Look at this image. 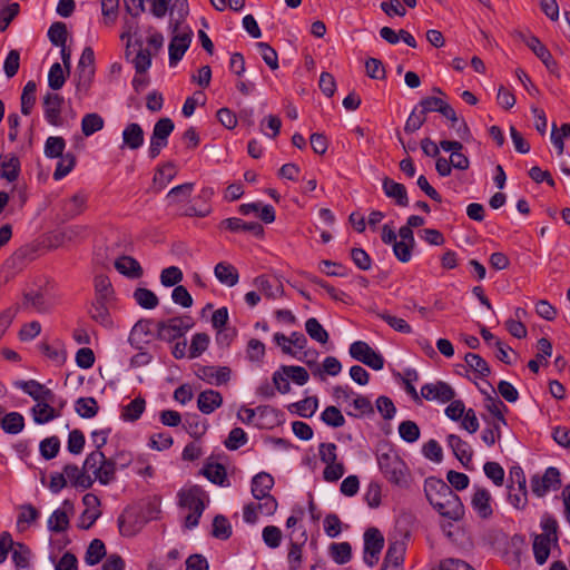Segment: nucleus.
I'll list each match as a JSON object with an SVG mask.
<instances>
[{"instance_id": "obj_1", "label": "nucleus", "mask_w": 570, "mask_h": 570, "mask_svg": "<svg viewBox=\"0 0 570 570\" xmlns=\"http://www.w3.org/2000/svg\"><path fill=\"white\" fill-rule=\"evenodd\" d=\"M424 492L430 504L442 515L459 521L464 515V505L460 497L443 480L430 476L425 479Z\"/></svg>"}, {"instance_id": "obj_2", "label": "nucleus", "mask_w": 570, "mask_h": 570, "mask_svg": "<svg viewBox=\"0 0 570 570\" xmlns=\"http://www.w3.org/2000/svg\"><path fill=\"white\" fill-rule=\"evenodd\" d=\"M377 464L390 483L401 488L409 487L410 470L396 452L389 451L379 454Z\"/></svg>"}, {"instance_id": "obj_3", "label": "nucleus", "mask_w": 570, "mask_h": 570, "mask_svg": "<svg viewBox=\"0 0 570 570\" xmlns=\"http://www.w3.org/2000/svg\"><path fill=\"white\" fill-rule=\"evenodd\" d=\"M83 469L91 472L92 479L101 485H108L116 480L117 468L111 456L107 458L102 451L94 450L87 454Z\"/></svg>"}, {"instance_id": "obj_4", "label": "nucleus", "mask_w": 570, "mask_h": 570, "mask_svg": "<svg viewBox=\"0 0 570 570\" xmlns=\"http://www.w3.org/2000/svg\"><path fill=\"white\" fill-rule=\"evenodd\" d=\"M156 326L158 338L171 342L184 336L194 326V321L190 316H177L158 322Z\"/></svg>"}, {"instance_id": "obj_5", "label": "nucleus", "mask_w": 570, "mask_h": 570, "mask_svg": "<svg viewBox=\"0 0 570 570\" xmlns=\"http://www.w3.org/2000/svg\"><path fill=\"white\" fill-rule=\"evenodd\" d=\"M175 128L174 121L170 118H160L154 126L150 137V145L148 155L155 159L160 151L167 146L168 137Z\"/></svg>"}, {"instance_id": "obj_6", "label": "nucleus", "mask_w": 570, "mask_h": 570, "mask_svg": "<svg viewBox=\"0 0 570 570\" xmlns=\"http://www.w3.org/2000/svg\"><path fill=\"white\" fill-rule=\"evenodd\" d=\"M530 487L533 494L539 498L544 497L550 491H556L561 487L560 472L557 468H548L543 475L534 474L530 480Z\"/></svg>"}, {"instance_id": "obj_7", "label": "nucleus", "mask_w": 570, "mask_h": 570, "mask_svg": "<svg viewBox=\"0 0 570 570\" xmlns=\"http://www.w3.org/2000/svg\"><path fill=\"white\" fill-rule=\"evenodd\" d=\"M384 548V537L377 528H368L364 532L363 560L368 567H374Z\"/></svg>"}, {"instance_id": "obj_8", "label": "nucleus", "mask_w": 570, "mask_h": 570, "mask_svg": "<svg viewBox=\"0 0 570 570\" xmlns=\"http://www.w3.org/2000/svg\"><path fill=\"white\" fill-rule=\"evenodd\" d=\"M179 22L174 27L175 35L169 42V65L176 66L180 61L190 46L193 38V30L189 27L184 28L178 32Z\"/></svg>"}, {"instance_id": "obj_9", "label": "nucleus", "mask_w": 570, "mask_h": 570, "mask_svg": "<svg viewBox=\"0 0 570 570\" xmlns=\"http://www.w3.org/2000/svg\"><path fill=\"white\" fill-rule=\"evenodd\" d=\"M350 355L370 366L371 368L379 371L382 370L384 366V358L383 356L375 352L366 342L364 341H355L350 345Z\"/></svg>"}, {"instance_id": "obj_10", "label": "nucleus", "mask_w": 570, "mask_h": 570, "mask_svg": "<svg viewBox=\"0 0 570 570\" xmlns=\"http://www.w3.org/2000/svg\"><path fill=\"white\" fill-rule=\"evenodd\" d=\"M421 396L426 401L450 402L454 399L455 392L450 384L443 381L426 383L421 387Z\"/></svg>"}, {"instance_id": "obj_11", "label": "nucleus", "mask_w": 570, "mask_h": 570, "mask_svg": "<svg viewBox=\"0 0 570 570\" xmlns=\"http://www.w3.org/2000/svg\"><path fill=\"white\" fill-rule=\"evenodd\" d=\"M14 386L28 394L36 403L41 401L56 402V394L36 380L17 381Z\"/></svg>"}, {"instance_id": "obj_12", "label": "nucleus", "mask_w": 570, "mask_h": 570, "mask_svg": "<svg viewBox=\"0 0 570 570\" xmlns=\"http://www.w3.org/2000/svg\"><path fill=\"white\" fill-rule=\"evenodd\" d=\"M178 498H179V505L181 508H186L189 511H193L195 513L204 512V510H205V503H204L205 492L200 487L194 485L187 490H180L178 493Z\"/></svg>"}, {"instance_id": "obj_13", "label": "nucleus", "mask_w": 570, "mask_h": 570, "mask_svg": "<svg viewBox=\"0 0 570 570\" xmlns=\"http://www.w3.org/2000/svg\"><path fill=\"white\" fill-rule=\"evenodd\" d=\"M196 375L208 384L223 385L230 379V368L227 366L203 365L197 368Z\"/></svg>"}, {"instance_id": "obj_14", "label": "nucleus", "mask_w": 570, "mask_h": 570, "mask_svg": "<svg viewBox=\"0 0 570 570\" xmlns=\"http://www.w3.org/2000/svg\"><path fill=\"white\" fill-rule=\"evenodd\" d=\"M90 473L91 472L85 470L83 466L80 469L76 464L70 463L63 466V474L67 482L69 481L75 488H81L83 490L90 489L95 482Z\"/></svg>"}, {"instance_id": "obj_15", "label": "nucleus", "mask_w": 570, "mask_h": 570, "mask_svg": "<svg viewBox=\"0 0 570 570\" xmlns=\"http://www.w3.org/2000/svg\"><path fill=\"white\" fill-rule=\"evenodd\" d=\"M490 492L481 487H474L471 505L481 519H489L493 514Z\"/></svg>"}, {"instance_id": "obj_16", "label": "nucleus", "mask_w": 570, "mask_h": 570, "mask_svg": "<svg viewBox=\"0 0 570 570\" xmlns=\"http://www.w3.org/2000/svg\"><path fill=\"white\" fill-rule=\"evenodd\" d=\"M405 544L394 541L389 544L381 570H403Z\"/></svg>"}, {"instance_id": "obj_17", "label": "nucleus", "mask_w": 570, "mask_h": 570, "mask_svg": "<svg viewBox=\"0 0 570 570\" xmlns=\"http://www.w3.org/2000/svg\"><path fill=\"white\" fill-rule=\"evenodd\" d=\"M63 104V98L53 92H48L43 97V108H45V118L52 126L61 125V107Z\"/></svg>"}, {"instance_id": "obj_18", "label": "nucleus", "mask_w": 570, "mask_h": 570, "mask_svg": "<svg viewBox=\"0 0 570 570\" xmlns=\"http://www.w3.org/2000/svg\"><path fill=\"white\" fill-rule=\"evenodd\" d=\"M56 402L41 401L36 403L31 410V416L37 424H47L60 417V410L55 406Z\"/></svg>"}, {"instance_id": "obj_19", "label": "nucleus", "mask_w": 570, "mask_h": 570, "mask_svg": "<svg viewBox=\"0 0 570 570\" xmlns=\"http://www.w3.org/2000/svg\"><path fill=\"white\" fill-rule=\"evenodd\" d=\"M448 445L452 449L455 458L463 464L464 468L469 469V464L472 462L473 451L470 444L463 441L456 434H449L446 438Z\"/></svg>"}, {"instance_id": "obj_20", "label": "nucleus", "mask_w": 570, "mask_h": 570, "mask_svg": "<svg viewBox=\"0 0 570 570\" xmlns=\"http://www.w3.org/2000/svg\"><path fill=\"white\" fill-rule=\"evenodd\" d=\"M220 227L226 228L234 233L248 232L257 237H261L264 234V228L259 223H257V222L247 223L237 217H230V218H226V219L222 220Z\"/></svg>"}, {"instance_id": "obj_21", "label": "nucleus", "mask_w": 570, "mask_h": 570, "mask_svg": "<svg viewBox=\"0 0 570 570\" xmlns=\"http://www.w3.org/2000/svg\"><path fill=\"white\" fill-rule=\"evenodd\" d=\"M145 135L141 126L137 122L128 124L122 130L121 148L137 150L144 145Z\"/></svg>"}, {"instance_id": "obj_22", "label": "nucleus", "mask_w": 570, "mask_h": 570, "mask_svg": "<svg viewBox=\"0 0 570 570\" xmlns=\"http://www.w3.org/2000/svg\"><path fill=\"white\" fill-rule=\"evenodd\" d=\"M382 188L385 196L394 199L397 206L406 207L409 205L407 191L403 184L385 177L382 181Z\"/></svg>"}, {"instance_id": "obj_23", "label": "nucleus", "mask_w": 570, "mask_h": 570, "mask_svg": "<svg viewBox=\"0 0 570 570\" xmlns=\"http://www.w3.org/2000/svg\"><path fill=\"white\" fill-rule=\"evenodd\" d=\"M527 47L542 61L546 68L551 72L556 73L558 63L553 59L548 48L540 41L539 38H530L527 41Z\"/></svg>"}, {"instance_id": "obj_24", "label": "nucleus", "mask_w": 570, "mask_h": 570, "mask_svg": "<svg viewBox=\"0 0 570 570\" xmlns=\"http://www.w3.org/2000/svg\"><path fill=\"white\" fill-rule=\"evenodd\" d=\"M223 404V396L218 391L205 390L197 397V407L204 414H212Z\"/></svg>"}, {"instance_id": "obj_25", "label": "nucleus", "mask_w": 570, "mask_h": 570, "mask_svg": "<svg viewBox=\"0 0 570 570\" xmlns=\"http://www.w3.org/2000/svg\"><path fill=\"white\" fill-rule=\"evenodd\" d=\"M257 412L258 415L255 421V426L258 429H272L281 423V412L271 405H259L257 406Z\"/></svg>"}, {"instance_id": "obj_26", "label": "nucleus", "mask_w": 570, "mask_h": 570, "mask_svg": "<svg viewBox=\"0 0 570 570\" xmlns=\"http://www.w3.org/2000/svg\"><path fill=\"white\" fill-rule=\"evenodd\" d=\"M525 548V540L523 535L514 534L510 538L504 553L505 561L514 567L521 563V554Z\"/></svg>"}, {"instance_id": "obj_27", "label": "nucleus", "mask_w": 570, "mask_h": 570, "mask_svg": "<svg viewBox=\"0 0 570 570\" xmlns=\"http://www.w3.org/2000/svg\"><path fill=\"white\" fill-rule=\"evenodd\" d=\"M0 159H1L0 177L6 179L9 183L16 181L20 175V166L21 165H20L19 158L13 154H9V155L0 156Z\"/></svg>"}, {"instance_id": "obj_28", "label": "nucleus", "mask_w": 570, "mask_h": 570, "mask_svg": "<svg viewBox=\"0 0 570 570\" xmlns=\"http://www.w3.org/2000/svg\"><path fill=\"white\" fill-rule=\"evenodd\" d=\"M552 546H554L553 540L546 538V535L534 534L532 550L538 564L542 566L547 562Z\"/></svg>"}, {"instance_id": "obj_29", "label": "nucleus", "mask_w": 570, "mask_h": 570, "mask_svg": "<svg viewBox=\"0 0 570 570\" xmlns=\"http://www.w3.org/2000/svg\"><path fill=\"white\" fill-rule=\"evenodd\" d=\"M273 487L274 478L267 472H259L252 479V494L256 500L269 495Z\"/></svg>"}, {"instance_id": "obj_30", "label": "nucleus", "mask_w": 570, "mask_h": 570, "mask_svg": "<svg viewBox=\"0 0 570 570\" xmlns=\"http://www.w3.org/2000/svg\"><path fill=\"white\" fill-rule=\"evenodd\" d=\"M115 268L122 275L130 278L142 276V268L137 259L131 256H121L115 262Z\"/></svg>"}, {"instance_id": "obj_31", "label": "nucleus", "mask_w": 570, "mask_h": 570, "mask_svg": "<svg viewBox=\"0 0 570 570\" xmlns=\"http://www.w3.org/2000/svg\"><path fill=\"white\" fill-rule=\"evenodd\" d=\"M216 278L227 286H235L238 283L239 275L237 269L229 263L220 262L214 268Z\"/></svg>"}, {"instance_id": "obj_32", "label": "nucleus", "mask_w": 570, "mask_h": 570, "mask_svg": "<svg viewBox=\"0 0 570 570\" xmlns=\"http://www.w3.org/2000/svg\"><path fill=\"white\" fill-rule=\"evenodd\" d=\"M203 474L213 483L228 487L226 469L220 463H208L203 468Z\"/></svg>"}, {"instance_id": "obj_33", "label": "nucleus", "mask_w": 570, "mask_h": 570, "mask_svg": "<svg viewBox=\"0 0 570 570\" xmlns=\"http://www.w3.org/2000/svg\"><path fill=\"white\" fill-rule=\"evenodd\" d=\"M95 76V69H78L75 73L76 89L79 98L88 95Z\"/></svg>"}, {"instance_id": "obj_34", "label": "nucleus", "mask_w": 570, "mask_h": 570, "mask_svg": "<svg viewBox=\"0 0 570 570\" xmlns=\"http://www.w3.org/2000/svg\"><path fill=\"white\" fill-rule=\"evenodd\" d=\"M105 126L104 118L97 112L86 114L81 119V131L83 136L89 137L100 131Z\"/></svg>"}, {"instance_id": "obj_35", "label": "nucleus", "mask_w": 570, "mask_h": 570, "mask_svg": "<svg viewBox=\"0 0 570 570\" xmlns=\"http://www.w3.org/2000/svg\"><path fill=\"white\" fill-rule=\"evenodd\" d=\"M107 302L108 301L95 298L89 309L91 318L104 326H109L111 324Z\"/></svg>"}, {"instance_id": "obj_36", "label": "nucleus", "mask_w": 570, "mask_h": 570, "mask_svg": "<svg viewBox=\"0 0 570 570\" xmlns=\"http://www.w3.org/2000/svg\"><path fill=\"white\" fill-rule=\"evenodd\" d=\"M1 428L8 434H18L24 428V417L19 412H10L2 417Z\"/></svg>"}, {"instance_id": "obj_37", "label": "nucleus", "mask_w": 570, "mask_h": 570, "mask_svg": "<svg viewBox=\"0 0 570 570\" xmlns=\"http://www.w3.org/2000/svg\"><path fill=\"white\" fill-rule=\"evenodd\" d=\"M36 92H37V85L33 80L28 81L23 89L20 97L21 101V112L24 116H28L31 114V110L35 107L36 104Z\"/></svg>"}, {"instance_id": "obj_38", "label": "nucleus", "mask_w": 570, "mask_h": 570, "mask_svg": "<svg viewBox=\"0 0 570 570\" xmlns=\"http://www.w3.org/2000/svg\"><path fill=\"white\" fill-rule=\"evenodd\" d=\"M305 331L312 340H314L321 344H325L328 342L330 336H328L327 331L323 327V325L315 317H309L305 322Z\"/></svg>"}, {"instance_id": "obj_39", "label": "nucleus", "mask_w": 570, "mask_h": 570, "mask_svg": "<svg viewBox=\"0 0 570 570\" xmlns=\"http://www.w3.org/2000/svg\"><path fill=\"white\" fill-rule=\"evenodd\" d=\"M468 366L476 374L478 377L483 379L490 374L488 362L475 353H468L464 356Z\"/></svg>"}, {"instance_id": "obj_40", "label": "nucleus", "mask_w": 570, "mask_h": 570, "mask_svg": "<svg viewBox=\"0 0 570 570\" xmlns=\"http://www.w3.org/2000/svg\"><path fill=\"white\" fill-rule=\"evenodd\" d=\"M105 556V543L100 539H94L87 548L85 561L88 566H95L99 563Z\"/></svg>"}, {"instance_id": "obj_41", "label": "nucleus", "mask_w": 570, "mask_h": 570, "mask_svg": "<svg viewBox=\"0 0 570 570\" xmlns=\"http://www.w3.org/2000/svg\"><path fill=\"white\" fill-rule=\"evenodd\" d=\"M540 527H541V530H542V533H540V535H546V538H549V539L554 541V546H558V541H559L558 529H559V525H558L557 519L552 514L546 512L541 517Z\"/></svg>"}, {"instance_id": "obj_42", "label": "nucleus", "mask_w": 570, "mask_h": 570, "mask_svg": "<svg viewBox=\"0 0 570 570\" xmlns=\"http://www.w3.org/2000/svg\"><path fill=\"white\" fill-rule=\"evenodd\" d=\"M76 412L85 419H91L98 413L99 406L94 397H79L75 403Z\"/></svg>"}, {"instance_id": "obj_43", "label": "nucleus", "mask_w": 570, "mask_h": 570, "mask_svg": "<svg viewBox=\"0 0 570 570\" xmlns=\"http://www.w3.org/2000/svg\"><path fill=\"white\" fill-rule=\"evenodd\" d=\"M376 316L384 321L389 326H391L396 332L403 334L412 333V327L405 320L396 317L390 314L387 311L377 312Z\"/></svg>"}, {"instance_id": "obj_44", "label": "nucleus", "mask_w": 570, "mask_h": 570, "mask_svg": "<svg viewBox=\"0 0 570 570\" xmlns=\"http://www.w3.org/2000/svg\"><path fill=\"white\" fill-rule=\"evenodd\" d=\"M485 409L493 415V420L498 419L503 424H507V420L504 419L503 411H508L507 405L494 394H488L484 400Z\"/></svg>"}, {"instance_id": "obj_45", "label": "nucleus", "mask_w": 570, "mask_h": 570, "mask_svg": "<svg viewBox=\"0 0 570 570\" xmlns=\"http://www.w3.org/2000/svg\"><path fill=\"white\" fill-rule=\"evenodd\" d=\"M69 517L62 509H57L48 519V529L52 532L60 533L68 529Z\"/></svg>"}, {"instance_id": "obj_46", "label": "nucleus", "mask_w": 570, "mask_h": 570, "mask_svg": "<svg viewBox=\"0 0 570 570\" xmlns=\"http://www.w3.org/2000/svg\"><path fill=\"white\" fill-rule=\"evenodd\" d=\"M145 400L142 397H136L122 409L121 417L125 421L134 422L140 417L145 411Z\"/></svg>"}, {"instance_id": "obj_47", "label": "nucleus", "mask_w": 570, "mask_h": 570, "mask_svg": "<svg viewBox=\"0 0 570 570\" xmlns=\"http://www.w3.org/2000/svg\"><path fill=\"white\" fill-rule=\"evenodd\" d=\"M212 535L219 540H227L232 535V525L228 519L218 514L213 520Z\"/></svg>"}, {"instance_id": "obj_48", "label": "nucleus", "mask_w": 570, "mask_h": 570, "mask_svg": "<svg viewBox=\"0 0 570 570\" xmlns=\"http://www.w3.org/2000/svg\"><path fill=\"white\" fill-rule=\"evenodd\" d=\"M399 434L403 441L414 443L420 439L421 430L414 421L406 420L400 423Z\"/></svg>"}, {"instance_id": "obj_49", "label": "nucleus", "mask_w": 570, "mask_h": 570, "mask_svg": "<svg viewBox=\"0 0 570 570\" xmlns=\"http://www.w3.org/2000/svg\"><path fill=\"white\" fill-rule=\"evenodd\" d=\"M330 553L336 563L344 564L352 558V547L348 542L332 543Z\"/></svg>"}, {"instance_id": "obj_50", "label": "nucleus", "mask_w": 570, "mask_h": 570, "mask_svg": "<svg viewBox=\"0 0 570 570\" xmlns=\"http://www.w3.org/2000/svg\"><path fill=\"white\" fill-rule=\"evenodd\" d=\"M134 298L138 305L147 309L155 308L159 303L157 295L153 291L142 287L134 292Z\"/></svg>"}, {"instance_id": "obj_51", "label": "nucleus", "mask_w": 570, "mask_h": 570, "mask_svg": "<svg viewBox=\"0 0 570 570\" xmlns=\"http://www.w3.org/2000/svg\"><path fill=\"white\" fill-rule=\"evenodd\" d=\"M538 348H539V353L537 354V358L530 360L528 363V367L533 373L539 372V361L546 360L547 357H550L552 354V345H551L550 341L546 337H541L538 341Z\"/></svg>"}, {"instance_id": "obj_52", "label": "nucleus", "mask_w": 570, "mask_h": 570, "mask_svg": "<svg viewBox=\"0 0 570 570\" xmlns=\"http://www.w3.org/2000/svg\"><path fill=\"white\" fill-rule=\"evenodd\" d=\"M95 292L97 299L109 301L111 298L114 289L108 276L100 274L95 277Z\"/></svg>"}, {"instance_id": "obj_53", "label": "nucleus", "mask_w": 570, "mask_h": 570, "mask_svg": "<svg viewBox=\"0 0 570 570\" xmlns=\"http://www.w3.org/2000/svg\"><path fill=\"white\" fill-rule=\"evenodd\" d=\"M321 420L331 428H341L345 424V417L334 405L327 406L321 414Z\"/></svg>"}, {"instance_id": "obj_54", "label": "nucleus", "mask_w": 570, "mask_h": 570, "mask_svg": "<svg viewBox=\"0 0 570 570\" xmlns=\"http://www.w3.org/2000/svg\"><path fill=\"white\" fill-rule=\"evenodd\" d=\"M23 307L33 308L40 313L49 311V305L46 303L45 296L39 292L26 293L23 297Z\"/></svg>"}, {"instance_id": "obj_55", "label": "nucleus", "mask_w": 570, "mask_h": 570, "mask_svg": "<svg viewBox=\"0 0 570 570\" xmlns=\"http://www.w3.org/2000/svg\"><path fill=\"white\" fill-rule=\"evenodd\" d=\"M254 285L267 298H275L277 296V293H282L283 292L282 284L278 283L276 285L275 289H274V285L272 284L271 279L267 276H265V275L257 276L254 279Z\"/></svg>"}, {"instance_id": "obj_56", "label": "nucleus", "mask_w": 570, "mask_h": 570, "mask_svg": "<svg viewBox=\"0 0 570 570\" xmlns=\"http://www.w3.org/2000/svg\"><path fill=\"white\" fill-rule=\"evenodd\" d=\"M87 198L82 194H76L69 198L63 206L65 215L72 218L82 213Z\"/></svg>"}, {"instance_id": "obj_57", "label": "nucleus", "mask_w": 570, "mask_h": 570, "mask_svg": "<svg viewBox=\"0 0 570 570\" xmlns=\"http://www.w3.org/2000/svg\"><path fill=\"white\" fill-rule=\"evenodd\" d=\"M508 500L515 509H524L528 503L527 487L508 485Z\"/></svg>"}, {"instance_id": "obj_58", "label": "nucleus", "mask_w": 570, "mask_h": 570, "mask_svg": "<svg viewBox=\"0 0 570 570\" xmlns=\"http://www.w3.org/2000/svg\"><path fill=\"white\" fill-rule=\"evenodd\" d=\"M40 454L46 460H51L57 456L60 450V440L58 436H49L43 439L39 445Z\"/></svg>"}, {"instance_id": "obj_59", "label": "nucleus", "mask_w": 570, "mask_h": 570, "mask_svg": "<svg viewBox=\"0 0 570 570\" xmlns=\"http://www.w3.org/2000/svg\"><path fill=\"white\" fill-rule=\"evenodd\" d=\"M67 27L63 22H53L48 30V38L56 47H63L67 41Z\"/></svg>"}, {"instance_id": "obj_60", "label": "nucleus", "mask_w": 570, "mask_h": 570, "mask_svg": "<svg viewBox=\"0 0 570 570\" xmlns=\"http://www.w3.org/2000/svg\"><path fill=\"white\" fill-rule=\"evenodd\" d=\"M281 371L291 379L294 383L298 385H304L308 382L309 374L308 372L302 367L296 365H283Z\"/></svg>"}, {"instance_id": "obj_61", "label": "nucleus", "mask_w": 570, "mask_h": 570, "mask_svg": "<svg viewBox=\"0 0 570 570\" xmlns=\"http://www.w3.org/2000/svg\"><path fill=\"white\" fill-rule=\"evenodd\" d=\"M209 345V336L206 333H196L189 346V358L200 356Z\"/></svg>"}, {"instance_id": "obj_62", "label": "nucleus", "mask_w": 570, "mask_h": 570, "mask_svg": "<svg viewBox=\"0 0 570 570\" xmlns=\"http://www.w3.org/2000/svg\"><path fill=\"white\" fill-rule=\"evenodd\" d=\"M76 157L72 154H66L60 156V160L57 164L56 170L53 173V179L60 180L66 177L75 167Z\"/></svg>"}, {"instance_id": "obj_63", "label": "nucleus", "mask_w": 570, "mask_h": 570, "mask_svg": "<svg viewBox=\"0 0 570 570\" xmlns=\"http://www.w3.org/2000/svg\"><path fill=\"white\" fill-rule=\"evenodd\" d=\"M66 141L62 137H49L45 144V155L49 158H58L63 155Z\"/></svg>"}, {"instance_id": "obj_64", "label": "nucleus", "mask_w": 570, "mask_h": 570, "mask_svg": "<svg viewBox=\"0 0 570 570\" xmlns=\"http://www.w3.org/2000/svg\"><path fill=\"white\" fill-rule=\"evenodd\" d=\"M316 397H305L296 403H293L291 407L295 409V412L302 417H311L317 410Z\"/></svg>"}]
</instances>
